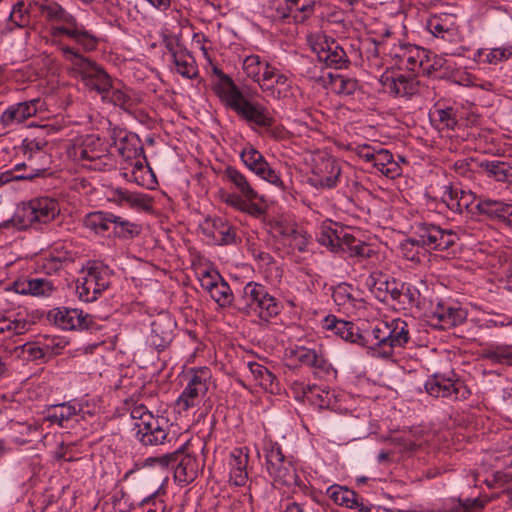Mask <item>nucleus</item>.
Listing matches in <instances>:
<instances>
[{
	"instance_id": "1",
	"label": "nucleus",
	"mask_w": 512,
	"mask_h": 512,
	"mask_svg": "<svg viewBox=\"0 0 512 512\" xmlns=\"http://www.w3.org/2000/svg\"><path fill=\"white\" fill-rule=\"evenodd\" d=\"M212 71L217 77V80L212 83V90L227 108L234 111L240 118L257 126L264 128L273 126L275 119L265 106L250 102L232 78L217 66H214Z\"/></svg>"
},
{
	"instance_id": "2",
	"label": "nucleus",
	"mask_w": 512,
	"mask_h": 512,
	"mask_svg": "<svg viewBox=\"0 0 512 512\" xmlns=\"http://www.w3.org/2000/svg\"><path fill=\"white\" fill-rule=\"evenodd\" d=\"M34 6L47 21L58 23L51 28L53 37L66 36L85 52L97 48L98 38L57 2L42 0L34 2Z\"/></svg>"
},
{
	"instance_id": "3",
	"label": "nucleus",
	"mask_w": 512,
	"mask_h": 512,
	"mask_svg": "<svg viewBox=\"0 0 512 512\" xmlns=\"http://www.w3.org/2000/svg\"><path fill=\"white\" fill-rule=\"evenodd\" d=\"M412 230L413 236L400 244L404 257L412 261L418 259L415 247H422L426 250L453 251V247L459 241L456 232L444 230L432 223L416 222L412 226Z\"/></svg>"
},
{
	"instance_id": "4",
	"label": "nucleus",
	"mask_w": 512,
	"mask_h": 512,
	"mask_svg": "<svg viewBox=\"0 0 512 512\" xmlns=\"http://www.w3.org/2000/svg\"><path fill=\"white\" fill-rule=\"evenodd\" d=\"M58 202L49 197L34 198L19 206L13 216L0 223V230H26L40 224L50 223L59 214Z\"/></svg>"
},
{
	"instance_id": "5",
	"label": "nucleus",
	"mask_w": 512,
	"mask_h": 512,
	"mask_svg": "<svg viewBox=\"0 0 512 512\" xmlns=\"http://www.w3.org/2000/svg\"><path fill=\"white\" fill-rule=\"evenodd\" d=\"M235 309L246 315L253 313L261 320L268 322L281 312L282 304L268 292L265 286L249 282L242 289L241 295L236 297Z\"/></svg>"
},
{
	"instance_id": "6",
	"label": "nucleus",
	"mask_w": 512,
	"mask_h": 512,
	"mask_svg": "<svg viewBox=\"0 0 512 512\" xmlns=\"http://www.w3.org/2000/svg\"><path fill=\"white\" fill-rule=\"evenodd\" d=\"M47 145L48 142L44 138H25L19 149L27 159L30 172L18 176H13L10 171L0 173V187L11 180H32L44 176L50 164V157L45 152Z\"/></svg>"
},
{
	"instance_id": "7",
	"label": "nucleus",
	"mask_w": 512,
	"mask_h": 512,
	"mask_svg": "<svg viewBox=\"0 0 512 512\" xmlns=\"http://www.w3.org/2000/svg\"><path fill=\"white\" fill-rule=\"evenodd\" d=\"M65 55L73 58V64L76 66L84 85L92 91L102 95L105 100L108 91L112 88V79L104 68L93 60L82 56L74 47L65 46L62 48Z\"/></svg>"
},
{
	"instance_id": "8",
	"label": "nucleus",
	"mask_w": 512,
	"mask_h": 512,
	"mask_svg": "<svg viewBox=\"0 0 512 512\" xmlns=\"http://www.w3.org/2000/svg\"><path fill=\"white\" fill-rule=\"evenodd\" d=\"M211 380V371L207 367L193 370L186 387L178 397L176 404L183 411L196 407L206 395Z\"/></svg>"
},
{
	"instance_id": "9",
	"label": "nucleus",
	"mask_w": 512,
	"mask_h": 512,
	"mask_svg": "<svg viewBox=\"0 0 512 512\" xmlns=\"http://www.w3.org/2000/svg\"><path fill=\"white\" fill-rule=\"evenodd\" d=\"M145 422H136V437L144 446H157L170 443V425L167 419L159 416H146Z\"/></svg>"
},
{
	"instance_id": "10",
	"label": "nucleus",
	"mask_w": 512,
	"mask_h": 512,
	"mask_svg": "<svg viewBox=\"0 0 512 512\" xmlns=\"http://www.w3.org/2000/svg\"><path fill=\"white\" fill-rule=\"evenodd\" d=\"M47 319L63 330L97 328L93 316L76 308H54L48 312Z\"/></svg>"
},
{
	"instance_id": "11",
	"label": "nucleus",
	"mask_w": 512,
	"mask_h": 512,
	"mask_svg": "<svg viewBox=\"0 0 512 512\" xmlns=\"http://www.w3.org/2000/svg\"><path fill=\"white\" fill-rule=\"evenodd\" d=\"M427 393L433 397L450 398L452 400H465L471 392L459 378L453 379L444 375L435 374L425 384Z\"/></svg>"
},
{
	"instance_id": "12",
	"label": "nucleus",
	"mask_w": 512,
	"mask_h": 512,
	"mask_svg": "<svg viewBox=\"0 0 512 512\" xmlns=\"http://www.w3.org/2000/svg\"><path fill=\"white\" fill-rule=\"evenodd\" d=\"M341 179V164L334 157H323L313 168L309 183L317 189H332L341 182Z\"/></svg>"
},
{
	"instance_id": "13",
	"label": "nucleus",
	"mask_w": 512,
	"mask_h": 512,
	"mask_svg": "<svg viewBox=\"0 0 512 512\" xmlns=\"http://www.w3.org/2000/svg\"><path fill=\"white\" fill-rule=\"evenodd\" d=\"M427 318L431 326L447 330L464 323L467 319V312L460 307L438 302L427 313Z\"/></svg>"
},
{
	"instance_id": "14",
	"label": "nucleus",
	"mask_w": 512,
	"mask_h": 512,
	"mask_svg": "<svg viewBox=\"0 0 512 512\" xmlns=\"http://www.w3.org/2000/svg\"><path fill=\"white\" fill-rule=\"evenodd\" d=\"M259 86L267 97L275 100L288 97L292 88L287 76L272 65L266 66L265 71L262 72Z\"/></svg>"
},
{
	"instance_id": "15",
	"label": "nucleus",
	"mask_w": 512,
	"mask_h": 512,
	"mask_svg": "<svg viewBox=\"0 0 512 512\" xmlns=\"http://www.w3.org/2000/svg\"><path fill=\"white\" fill-rule=\"evenodd\" d=\"M379 82L393 97L411 98L419 89V83L414 76L404 75L398 72H384Z\"/></svg>"
},
{
	"instance_id": "16",
	"label": "nucleus",
	"mask_w": 512,
	"mask_h": 512,
	"mask_svg": "<svg viewBox=\"0 0 512 512\" xmlns=\"http://www.w3.org/2000/svg\"><path fill=\"white\" fill-rule=\"evenodd\" d=\"M382 333L384 334L382 339L387 343V348L382 349L383 359L391 358L396 348H403L410 341L409 326L400 318L385 322V331Z\"/></svg>"
},
{
	"instance_id": "17",
	"label": "nucleus",
	"mask_w": 512,
	"mask_h": 512,
	"mask_svg": "<svg viewBox=\"0 0 512 512\" xmlns=\"http://www.w3.org/2000/svg\"><path fill=\"white\" fill-rule=\"evenodd\" d=\"M313 50L317 54L318 60L325 63L327 67L341 69L349 63L346 52L334 39L327 37L319 39L313 45Z\"/></svg>"
},
{
	"instance_id": "18",
	"label": "nucleus",
	"mask_w": 512,
	"mask_h": 512,
	"mask_svg": "<svg viewBox=\"0 0 512 512\" xmlns=\"http://www.w3.org/2000/svg\"><path fill=\"white\" fill-rule=\"evenodd\" d=\"M111 146L117 149L118 154L125 162L135 159L144 151L140 138L123 129L113 128L110 131Z\"/></svg>"
},
{
	"instance_id": "19",
	"label": "nucleus",
	"mask_w": 512,
	"mask_h": 512,
	"mask_svg": "<svg viewBox=\"0 0 512 512\" xmlns=\"http://www.w3.org/2000/svg\"><path fill=\"white\" fill-rule=\"evenodd\" d=\"M175 322L166 314L159 315L151 323V334L148 337L150 346L158 351L169 346L173 339Z\"/></svg>"
},
{
	"instance_id": "20",
	"label": "nucleus",
	"mask_w": 512,
	"mask_h": 512,
	"mask_svg": "<svg viewBox=\"0 0 512 512\" xmlns=\"http://www.w3.org/2000/svg\"><path fill=\"white\" fill-rule=\"evenodd\" d=\"M385 331V322L379 321L374 326L360 329L356 335V344L369 349L373 357L382 358V349L387 348V343L382 339Z\"/></svg>"
},
{
	"instance_id": "21",
	"label": "nucleus",
	"mask_w": 512,
	"mask_h": 512,
	"mask_svg": "<svg viewBox=\"0 0 512 512\" xmlns=\"http://www.w3.org/2000/svg\"><path fill=\"white\" fill-rule=\"evenodd\" d=\"M202 232L213 239L218 245L235 243L236 231L222 218L207 217L201 224Z\"/></svg>"
},
{
	"instance_id": "22",
	"label": "nucleus",
	"mask_w": 512,
	"mask_h": 512,
	"mask_svg": "<svg viewBox=\"0 0 512 512\" xmlns=\"http://www.w3.org/2000/svg\"><path fill=\"white\" fill-rule=\"evenodd\" d=\"M40 99H33L10 105L1 115V121L5 126L14 123H22L36 115Z\"/></svg>"
},
{
	"instance_id": "23",
	"label": "nucleus",
	"mask_w": 512,
	"mask_h": 512,
	"mask_svg": "<svg viewBox=\"0 0 512 512\" xmlns=\"http://www.w3.org/2000/svg\"><path fill=\"white\" fill-rule=\"evenodd\" d=\"M13 288L18 294L36 297H49L56 290L53 282L46 278L18 279Z\"/></svg>"
},
{
	"instance_id": "24",
	"label": "nucleus",
	"mask_w": 512,
	"mask_h": 512,
	"mask_svg": "<svg viewBox=\"0 0 512 512\" xmlns=\"http://www.w3.org/2000/svg\"><path fill=\"white\" fill-rule=\"evenodd\" d=\"M476 208L481 215H486L491 219H497L512 228L511 203L493 199H483L477 203Z\"/></svg>"
},
{
	"instance_id": "25",
	"label": "nucleus",
	"mask_w": 512,
	"mask_h": 512,
	"mask_svg": "<svg viewBox=\"0 0 512 512\" xmlns=\"http://www.w3.org/2000/svg\"><path fill=\"white\" fill-rule=\"evenodd\" d=\"M127 166H124L123 170L131 168L130 172H124L123 176L133 181L140 186H148L149 180L154 178L152 169L150 168L145 153L139 154L135 159L126 162Z\"/></svg>"
},
{
	"instance_id": "26",
	"label": "nucleus",
	"mask_w": 512,
	"mask_h": 512,
	"mask_svg": "<svg viewBox=\"0 0 512 512\" xmlns=\"http://www.w3.org/2000/svg\"><path fill=\"white\" fill-rule=\"evenodd\" d=\"M338 246V250L347 253L350 257L368 259L375 255V251L368 244L343 230L338 237Z\"/></svg>"
},
{
	"instance_id": "27",
	"label": "nucleus",
	"mask_w": 512,
	"mask_h": 512,
	"mask_svg": "<svg viewBox=\"0 0 512 512\" xmlns=\"http://www.w3.org/2000/svg\"><path fill=\"white\" fill-rule=\"evenodd\" d=\"M180 448L181 456L175 464L174 477L180 483L189 484L197 478L200 466L194 456L184 453V445Z\"/></svg>"
},
{
	"instance_id": "28",
	"label": "nucleus",
	"mask_w": 512,
	"mask_h": 512,
	"mask_svg": "<svg viewBox=\"0 0 512 512\" xmlns=\"http://www.w3.org/2000/svg\"><path fill=\"white\" fill-rule=\"evenodd\" d=\"M327 495L337 505L344 506L346 508L355 509L358 508L360 512H369L370 509L363 505L359 501V497L353 490L346 487L333 485L327 489Z\"/></svg>"
},
{
	"instance_id": "29",
	"label": "nucleus",
	"mask_w": 512,
	"mask_h": 512,
	"mask_svg": "<svg viewBox=\"0 0 512 512\" xmlns=\"http://www.w3.org/2000/svg\"><path fill=\"white\" fill-rule=\"evenodd\" d=\"M292 355L302 365L313 368L316 373H328L330 370L331 365L327 359L322 354L317 353L314 349H309L303 346L297 347L292 351Z\"/></svg>"
},
{
	"instance_id": "30",
	"label": "nucleus",
	"mask_w": 512,
	"mask_h": 512,
	"mask_svg": "<svg viewBox=\"0 0 512 512\" xmlns=\"http://www.w3.org/2000/svg\"><path fill=\"white\" fill-rule=\"evenodd\" d=\"M272 479L277 485L293 488V494H296L297 492L306 494L308 490V486L305 481L299 477L292 462L286 464L282 469H278L276 476Z\"/></svg>"
},
{
	"instance_id": "31",
	"label": "nucleus",
	"mask_w": 512,
	"mask_h": 512,
	"mask_svg": "<svg viewBox=\"0 0 512 512\" xmlns=\"http://www.w3.org/2000/svg\"><path fill=\"white\" fill-rule=\"evenodd\" d=\"M248 454L242 448L234 449L230 454V480L237 486H243L248 478Z\"/></svg>"
},
{
	"instance_id": "32",
	"label": "nucleus",
	"mask_w": 512,
	"mask_h": 512,
	"mask_svg": "<svg viewBox=\"0 0 512 512\" xmlns=\"http://www.w3.org/2000/svg\"><path fill=\"white\" fill-rule=\"evenodd\" d=\"M323 327L350 343H356V335H359L360 330L354 323L339 320L334 315H329L324 319Z\"/></svg>"
},
{
	"instance_id": "33",
	"label": "nucleus",
	"mask_w": 512,
	"mask_h": 512,
	"mask_svg": "<svg viewBox=\"0 0 512 512\" xmlns=\"http://www.w3.org/2000/svg\"><path fill=\"white\" fill-rule=\"evenodd\" d=\"M80 405L74 402H65L54 405L48 413L47 420L57 423L62 428H67L68 423L78 416Z\"/></svg>"
},
{
	"instance_id": "34",
	"label": "nucleus",
	"mask_w": 512,
	"mask_h": 512,
	"mask_svg": "<svg viewBox=\"0 0 512 512\" xmlns=\"http://www.w3.org/2000/svg\"><path fill=\"white\" fill-rule=\"evenodd\" d=\"M224 178L233 184L243 198L253 201L259 198L258 192L250 185L244 174L233 166H228L223 172Z\"/></svg>"
},
{
	"instance_id": "35",
	"label": "nucleus",
	"mask_w": 512,
	"mask_h": 512,
	"mask_svg": "<svg viewBox=\"0 0 512 512\" xmlns=\"http://www.w3.org/2000/svg\"><path fill=\"white\" fill-rule=\"evenodd\" d=\"M30 25V12L23 1L13 5L12 10L6 19L5 26L0 29L1 34L14 31L15 28H26Z\"/></svg>"
},
{
	"instance_id": "36",
	"label": "nucleus",
	"mask_w": 512,
	"mask_h": 512,
	"mask_svg": "<svg viewBox=\"0 0 512 512\" xmlns=\"http://www.w3.org/2000/svg\"><path fill=\"white\" fill-rule=\"evenodd\" d=\"M286 10L282 18L292 17L297 22L308 19L314 12L316 0H285Z\"/></svg>"
},
{
	"instance_id": "37",
	"label": "nucleus",
	"mask_w": 512,
	"mask_h": 512,
	"mask_svg": "<svg viewBox=\"0 0 512 512\" xmlns=\"http://www.w3.org/2000/svg\"><path fill=\"white\" fill-rule=\"evenodd\" d=\"M98 137L88 136L81 145L74 148V157L79 161H96L104 155Z\"/></svg>"
},
{
	"instance_id": "38",
	"label": "nucleus",
	"mask_w": 512,
	"mask_h": 512,
	"mask_svg": "<svg viewBox=\"0 0 512 512\" xmlns=\"http://www.w3.org/2000/svg\"><path fill=\"white\" fill-rule=\"evenodd\" d=\"M373 167L390 179H394L402 174L399 163L394 159L391 152L386 149L377 150Z\"/></svg>"
},
{
	"instance_id": "39",
	"label": "nucleus",
	"mask_w": 512,
	"mask_h": 512,
	"mask_svg": "<svg viewBox=\"0 0 512 512\" xmlns=\"http://www.w3.org/2000/svg\"><path fill=\"white\" fill-rule=\"evenodd\" d=\"M489 178L499 182H512V166L504 161L485 160L479 163Z\"/></svg>"
},
{
	"instance_id": "40",
	"label": "nucleus",
	"mask_w": 512,
	"mask_h": 512,
	"mask_svg": "<svg viewBox=\"0 0 512 512\" xmlns=\"http://www.w3.org/2000/svg\"><path fill=\"white\" fill-rule=\"evenodd\" d=\"M173 63L176 71L183 77L193 79L198 74L194 57L187 51H173Z\"/></svg>"
},
{
	"instance_id": "41",
	"label": "nucleus",
	"mask_w": 512,
	"mask_h": 512,
	"mask_svg": "<svg viewBox=\"0 0 512 512\" xmlns=\"http://www.w3.org/2000/svg\"><path fill=\"white\" fill-rule=\"evenodd\" d=\"M265 458L266 470L271 478L276 476L278 469H282V467L291 462L284 456L280 446L277 443L271 444L268 448L265 449Z\"/></svg>"
},
{
	"instance_id": "42",
	"label": "nucleus",
	"mask_w": 512,
	"mask_h": 512,
	"mask_svg": "<svg viewBox=\"0 0 512 512\" xmlns=\"http://www.w3.org/2000/svg\"><path fill=\"white\" fill-rule=\"evenodd\" d=\"M85 276L95 284V288L100 294L110 285V271L101 263L94 262L89 265Z\"/></svg>"
},
{
	"instance_id": "43",
	"label": "nucleus",
	"mask_w": 512,
	"mask_h": 512,
	"mask_svg": "<svg viewBox=\"0 0 512 512\" xmlns=\"http://www.w3.org/2000/svg\"><path fill=\"white\" fill-rule=\"evenodd\" d=\"M112 213L95 211L88 213L83 220V225L95 232L96 234H103L109 230V225L112 220Z\"/></svg>"
},
{
	"instance_id": "44",
	"label": "nucleus",
	"mask_w": 512,
	"mask_h": 512,
	"mask_svg": "<svg viewBox=\"0 0 512 512\" xmlns=\"http://www.w3.org/2000/svg\"><path fill=\"white\" fill-rule=\"evenodd\" d=\"M10 430L15 434L14 439L19 444H25L32 441V437L40 435L41 426L36 423H22L18 421L10 422Z\"/></svg>"
},
{
	"instance_id": "45",
	"label": "nucleus",
	"mask_w": 512,
	"mask_h": 512,
	"mask_svg": "<svg viewBox=\"0 0 512 512\" xmlns=\"http://www.w3.org/2000/svg\"><path fill=\"white\" fill-rule=\"evenodd\" d=\"M111 224H114V235L121 239H132L141 232L140 225L114 214L112 215Z\"/></svg>"
},
{
	"instance_id": "46",
	"label": "nucleus",
	"mask_w": 512,
	"mask_h": 512,
	"mask_svg": "<svg viewBox=\"0 0 512 512\" xmlns=\"http://www.w3.org/2000/svg\"><path fill=\"white\" fill-rule=\"evenodd\" d=\"M420 292L414 286L401 282L399 285V293L396 306L399 309L407 310L418 305Z\"/></svg>"
},
{
	"instance_id": "47",
	"label": "nucleus",
	"mask_w": 512,
	"mask_h": 512,
	"mask_svg": "<svg viewBox=\"0 0 512 512\" xmlns=\"http://www.w3.org/2000/svg\"><path fill=\"white\" fill-rule=\"evenodd\" d=\"M329 76L332 90L339 95L350 96L359 89V82L355 78L340 74H329Z\"/></svg>"
},
{
	"instance_id": "48",
	"label": "nucleus",
	"mask_w": 512,
	"mask_h": 512,
	"mask_svg": "<svg viewBox=\"0 0 512 512\" xmlns=\"http://www.w3.org/2000/svg\"><path fill=\"white\" fill-rule=\"evenodd\" d=\"M211 298L222 308L234 307L236 298L233 296V292L224 279H220L218 285L212 289L209 293Z\"/></svg>"
},
{
	"instance_id": "49",
	"label": "nucleus",
	"mask_w": 512,
	"mask_h": 512,
	"mask_svg": "<svg viewBox=\"0 0 512 512\" xmlns=\"http://www.w3.org/2000/svg\"><path fill=\"white\" fill-rule=\"evenodd\" d=\"M466 195L463 191L453 189L451 186L446 187L443 194L442 201L453 212L462 213L464 208L468 207V202L465 200Z\"/></svg>"
},
{
	"instance_id": "50",
	"label": "nucleus",
	"mask_w": 512,
	"mask_h": 512,
	"mask_svg": "<svg viewBox=\"0 0 512 512\" xmlns=\"http://www.w3.org/2000/svg\"><path fill=\"white\" fill-rule=\"evenodd\" d=\"M28 327L29 322L25 319L12 320L9 317H0V334H6V338L24 334Z\"/></svg>"
},
{
	"instance_id": "51",
	"label": "nucleus",
	"mask_w": 512,
	"mask_h": 512,
	"mask_svg": "<svg viewBox=\"0 0 512 512\" xmlns=\"http://www.w3.org/2000/svg\"><path fill=\"white\" fill-rule=\"evenodd\" d=\"M243 163L255 174L257 172H263V165L267 163L263 155L253 148L252 146L243 149L240 154Z\"/></svg>"
},
{
	"instance_id": "52",
	"label": "nucleus",
	"mask_w": 512,
	"mask_h": 512,
	"mask_svg": "<svg viewBox=\"0 0 512 512\" xmlns=\"http://www.w3.org/2000/svg\"><path fill=\"white\" fill-rule=\"evenodd\" d=\"M266 66H271L268 62H262L258 55H250L243 62V70L249 78H252L259 84L262 78V72Z\"/></svg>"
},
{
	"instance_id": "53",
	"label": "nucleus",
	"mask_w": 512,
	"mask_h": 512,
	"mask_svg": "<svg viewBox=\"0 0 512 512\" xmlns=\"http://www.w3.org/2000/svg\"><path fill=\"white\" fill-rule=\"evenodd\" d=\"M353 287L346 283L337 285L332 291V298L338 306L354 307L355 298L352 295Z\"/></svg>"
},
{
	"instance_id": "54",
	"label": "nucleus",
	"mask_w": 512,
	"mask_h": 512,
	"mask_svg": "<svg viewBox=\"0 0 512 512\" xmlns=\"http://www.w3.org/2000/svg\"><path fill=\"white\" fill-rule=\"evenodd\" d=\"M418 48H410L403 51L400 55V63L409 71L417 72L418 68L422 66L421 54Z\"/></svg>"
},
{
	"instance_id": "55",
	"label": "nucleus",
	"mask_w": 512,
	"mask_h": 512,
	"mask_svg": "<svg viewBox=\"0 0 512 512\" xmlns=\"http://www.w3.org/2000/svg\"><path fill=\"white\" fill-rule=\"evenodd\" d=\"M248 366H249L250 372L254 376L255 380L258 381L260 386H262L266 389L269 386H272L276 377L265 366H263L259 363H249Z\"/></svg>"
},
{
	"instance_id": "56",
	"label": "nucleus",
	"mask_w": 512,
	"mask_h": 512,
	"mask_svg": "<svg viewBox=\"0 0 512 512\" xmlns=\"http://www.w3.org/2000/svg\"><path fill=\"white\" fill-rule=\"evenodd\" d=\"M76 293L78 298L84 302H92L97 299L100 293L96 290L95 284L88 280L86 276L83 277V281L77 283Z\"/></svg>"
},
{
	"instance_id": "57",
	"label": "nucleus",
	"mask_w": 512,
	"mask_h": 512,
	"mask_svg": "<svg viewBox=\"0 0 512 512\" xmlns=\"http://www.w3.org/2000/svg\"><path fill=\"white\" fill-rule=\"evenodd\" d=\"M23 351L30 360H44L46 357L50 358L55 354L49 345L25 344Z\"/></svg>"
},
{
	"instance_id": "58",
	"label": "nucleus",
	"mask_w": 512,
	"mask_h": 512,
	"mask_svg": "<svg viewBox=\"0 0 512 512\" xmlns=\"http://www.w3.org/2000/svg\"><path fill=\"white\" fill-rule=\"evenodd\" d=\"M180 456H181V448L179 447L171 453H166L159 457H150L146 460V462L151 465L158 464L164 468L171 467L172 469L175 470V464L179 460Z\"/></svg>"
},
{
	"instance_id": "59",
	"label": "nucleus",
	"mask_w": 512,
	"mask_h": 512,
	"mask_svg": "<svg viewBox=\"0 0 512 512\" xmlns=\"http://www.w3.org/2000/svg\"><path fill=\"white\" fill-rule=\"evenodd\" d=\"M487 358L495 363L512 365V347H496L487 353Z\"/></svg>"
},
{
	"instance_id": "60",
	"label": "nucleus",
	"mask_w": 512,
	"mask_h": 512,
	"mask_svg": "<svg viewBox=\"0 0 512 512\" xmlns=\"http://www.w3.org/2000/svg\"><path fill=\"white\" fill-rule=\"evenodd\" d=\"M340 235V231L333 230L331 228H323L318 236V242L330 248L332 251L338 250V237Z\"/></svg>"
},
{
	"instance_id": "61",
	"label": "nucleus",
	"mask_w": 512,
	"mask_h": 512,
	"mask_svg": "<svg viewBox=\"0 0 512 512\" xmlns=\"http://www.w3.org/2000/svg\"><path fill=\"white\" fill-rule=\"evenodd\" d=\"M126 203L132 208H137L144 211H149L152 209L151 198L143 193L130 192Z\"/></svg>"
},
{
	"instance_id": "62",
	"label": "nucleus",
	"mask_w": 512,
	"mask_h": 512,
	"mask_svg": "<svg viewBox=\"0 0 512 512\" xmlns=\"http://www.w3.org/2000/svg\"><path fill=\"white\" fill-rule=\"evenodd\" d=\"M330 392L317 386V391L309 392L307 401L320 409H327L330 406Z\"/></svg>"
},
{
	"instance_id": "63",
	"label": "nucleus",
	"mask_w": 512,
	"mask_h": 512,
	"mask_svg": "<svg viewBox=\"0 0 512 512\" xmlns=\"http://www.w3.org/2000/svg\"><path fill=\"white\" fill-rule=\"evenodd\" d=\"M400 283L401 282H398L395 279H392L391 281L386 280L384 282H381L378 289L380 291L384 290L385 293H386L382 300L385 301V302H388L389 301L388 298H390V300L392 301L393 305L396 306V301H397V298H398Z\"/></svg>"
},
{
	"instance_id": "64",
	"label": "nucleus",
	"mask_w": 512,
	"mask_h": 512,
	"mask_svg": "<svg viewBox=\"0 0 512 512\" xmlns=\"http://www.w3.org/2000/svg\"><path fill=\"white\" fill-rule=\"evenodd\" d=\"M262 168L263 172H257L256 175H258L263 180L269 182L270 184L278 187L281 190L285 189V185L281 180L279 174L273 168L270 167L268 162L265 163Z\"/></svg>"
}]
</instances>
